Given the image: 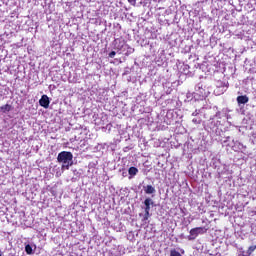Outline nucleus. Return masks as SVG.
<instances>
[{
  "label": "nucleus",
  "mask_w": 256,
  "mask_h": 256,
  "mask_svg": "<svg viewBox=\"0 0 256 256\" xmlns=\"http://www.w3.org/2000/svg\"><path fill=\"white\" fill-rule=\"evenodd\" d=\"M58 163H61L62 169H69L73 165V154L71 152L63 151L58 154Z\"/></svg>",
  "instance_id": "f257e3e1"
},
{
  "label": "nucleus",
  "mask_w": 256,
  "mask_h": 256,
  "mask_svg": "<svg viewBox=\"0 0 256 256\" xmlns=\"http://www.w3.org/2000/svg\"><path fill=\"white\" fill-rule=\"evenodd\" d=\"M207 233V228L205 227H196L190 230V235L188 236V241H194L199 235Z\"/></svg>",
  "instance_id": "f03ea898"
},
{
  "label": "nucleus",
  "mask_w": 256,
  "mask_h": 256,
  "mask_svg": "<svg viewBox=\"0 0 256 256\" xmlns=\"http://www.w3.org/2000/svg\"><path fill=\"white\" fill-rule=\"evenodd\" d=\"M145 205V214H144V221L149 219V211H151V205H153V200L151 198H146L144 201Z\"/></svg>",
  "instance_id": "7ed1b4c3"
},
{
  "label": "nucleus",
  "mask_w": 256,
  "mask_h": 256,
  "mask_svg": "<svg viewBox=\"0 0 256 256\" xmlns=\"http://www.w3.org/2000/svg\"><path fill=\"white\" fill-rule=\"evenodd\" d=\"M39 103L41 107H44V109H49V96L48 95H43L41 99L39 100Z\"/></svg>",
  "instance_id": "20e7f679"
},
{
  "label": "nucleus",
  "mask_w": 256,
  "mask_h": 256,
  "mask_svg": "<svg viewBox=\"0 0 256 256\" xmlns=\"http://www.w3.org/2000/svg\"><path fill=\"white\" fill-rule=\"evenodd\" d=\"M236 101L238 105H245L249 103V98L247 97V95H242V96H238Z\"/></svg>",
  "instance_id": "39448f33"
},
{
  "label": "nucleus",
  "mask_w": 256,
  "mask_h": 256,
  "mask_svg": "<svg viewBox=\"0 0 256 256\" xmlns=\"http://www.w3.org/2000/svg\"><path fill=\"white\" fill-rule=\"evenodd\" d=\"M144 191L147 195H153V193H155V187H153L152 185H147Z\"/></svg>",
  "instance_id": "423d86ee"
},
{
  "label": "nucleus",
  "mask_w": 256,
  "mask_h": 256,
  "mask_svg": "<svg viewBox=\"0 0 256 256\" xmlns=\"http://www.w3.org/2000/svg\"><path fill=\"white\" fill-rule=\"evenodd\" d=\"M255 249H256V245L250 246L246 252H242V256H251V254L253 253V251H255Z\"/></svg>",
  "instance_id": "0eeeda50"
},
{
  "label": "nucleus",
  "mask_w": 256,
  "mask_h": 256,
  "mask_svg": "<svg viewBox=\"0 0 256 256\" xmlns=\"http://www.w3.org/2000/svg\"><path fill=\"white\" fill-rule=\"evenodd\" d=\"M11 111V105L5 104L0 107V113H9Z\"/></svg>",
  "instance_id": "6e6552de"
},
{
  "label": "nucleus",
  "mask_w": 256,
  "mask_h": 256,
  "mask_svg": "<svg viewBox=\"0 0 256 256\" xmlns=\"http://www.w3.org/2000/svg\"><path fill=\"white\" fill-rule=\"evenodd\" d=\"M129 175L135 176L139 173V170L136 167H130L128 170Z\"/></svg>",
  "instance_id": "1a4fd4ad"
},
{
  "label": "nucleus",
  "mask_w": 256,
  "mask_h": 256,
  "mask_svg": "<svg viewBox=\"0 0 256 256\" xmlns=\"http://www.w3.org/2000/svg\"><path fill=\"white\" fill-rule=\"evenodd\" d=\"M198 91H199V95L201 97H205L207 94L205 93V89H203V86H198L197 87Z\"/></svg>",
  "instance_id": "9d476101"
},
{
  "label": "nucleus",
  "mask_w": 256,
  "mask_h": 256,
  "mask_svg": "<svg viewBox=\"0 0 256 256\" xmlns=\"http://www.w3.org/2000/svg\"><path fill=\"white\" fill-rule=\"evenodd\" d=\"M25 251L28 255H31L33 253V247H31V245L27 244L25 246Z\"/></svg>",
  "instance_id": "9b49d317"
},
{
  "label": "nucleus",
  "mask_w": 256,
  "mask_h": 256,
  "mask_svg": "<svg viewBox=\"0 0 256 256\" xmlns=\"http://www.w3.org/2000/svg\"><path fill=\"white\" fill-rule=\"evenodd\" d=\"M170 256H181V253L177 252V250H171Z\"/></svg>",
  "instance_id": "f8f14e48"
},
{
  "label": "nucleus",
  "mask_w": 256,
  "mask_h": 256,
  "mask_svg": "<svg viewBox=\"0 0 256 256\" xmlns=\"http://www.w3.org/2000/svg\"><path fill=\"white\" fill-rule=\"evenodd\" d=\"M115 55H117V53L115 51H112V52L109 53V57L111 59H113V57H115Z\"/></svg>",
  "instance_id": "ddd939ff"
},
{
  "label": "nucleus",
  "mask_w": 256,
  "mask_h": 256,
  "mask_svg": "<svg viewBox=\"0 0 256 256\" xmlns=\"http://www.w3.org/2000/svg\"><path fill=\"white\" fill-rule=\"evenodd\" d=\"M128 3H130L131 5H135V3H137V0H128Z\"/></svg>",
  "instance_id": "4468645a"
},
{
  "label": "nucleus",
  "mask_w": 256,
  "mask_h": 256,
  "mask_svg": "<svg viewBox=\"0 0 256 256\" xmlns=\"http://www.w3.org/2000/svg\"><path fill=\"white\" fill-rule=\"evenodd\" d=\"M192 121H193L194 123H199V121H198L197 119H195V118H194Z\"/></svg>",
  "instance_id": "2eb2a0df"
},
{
  "label": "nucleus",
  "mask_w": 256,
  "mask_h": 256,
  "mask_svg": "<svg viewBox=\"0 0 256 256\" xmlns=\"http://www.w3.org/2000/svg\"><path fill=\"white\" fill-rule=\"evenodd\" d=\"M0 256H2L1 252H0Z\"/></svg>",
  "instance_id": "dca6fc26"
}]
</instances>
